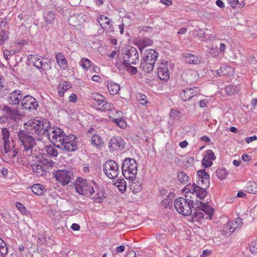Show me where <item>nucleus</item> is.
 <instances>
[{
	"mask_svg": "<svg viewBox=\"0 0 257 257\" xmlns=\"http://www.w3.org/2000/svg\"><path fill=\"white\" fill-rule=\"evenodd\" d=\"M25 125L26 126V131H20L18 133V137L24 147V151L27 155H30L36 145L35 139L30 135L39 136L46 134L49 129L50 122L46 119L33 118Z\"/></svg>",
	"mask_w": 257,
	"mask_h": 257,
	"instance_id": "1",
	"label": "nucleus"
},
{
	"mask_svg": "<svg viewBox=\"0 0 257 257\" xmlns=\"http://www.w3.org/2000/svg\"><path fill=\"white\" fill-rule=\"evenodd\" d=\"M46 135L52 144L62 150L72 152L77 149L76 138L73 135L66 136L60 128L49 125Z\"/></svg>",
	"mask_w": 257,
	"mask_h": 257,
	"instance_id": "2",
	"label": "nucleus"
},
{
	"mask_svg": "<svg viewBox=\"0 0 257 257\" xmlns=\"http://www.w3.org/2000/svg\"><path fill=\"white\" fill-rule=\"evenodd\" d=\"M2 134L4 149H0V153L3 161L9 162L17 155L18 152L16 150H14L15 147L14 141L10 139L9 130L7 128H3L2 130Z\"/></svg>",
	"mask_w": 257,
	"mask_h": 257,
	"instance_id": "3",
	"label": "nucleus"
},
{
	"mask_svg": "<svg viewBox=\"0 0 257 257\" xmlns=\"http://www.w3.org/2000/svg\"><path fill=\"white\" fill-rule=\"evenodd\" d=\"M206 189L202 186L196 185L194 183L191 185H187L183 189L185 192V197L191 201L193 204H195L196 200L198 201L197 199V198L202 199L206 196Z\"/></svg>",
	"mask_w": 257,
	"mask_h": 257,
	"instance_id": "4",
	"label": "nucleus"
},
{
	"mask_svg": "<svg viewBox=\"0 0 257 257\" xmlns=\"http://www.w3.org/2000/svg\"><path fill=\"white\" fill-rule=\"evenodd\" d=\"M197 202L199 201L196 200L195 204H193V202L187 198L179 197L175 200L174 206L179 213L184 216H189L192 214V208H195Z\"/></svg>",
	"mask_w": 257,
	"mask_h": 257,
	"instance_id": "5",
	"label": "nucleus"
},
{
	"mask_svg": "<svg viewBox=\"0 0 257 257\" xmlns=\"http://www.w3.org/2000/svg\"><path fill=\"white\" fill-rule=\"evenodd\" d=\"M92 186L86 179L78 177L75 184V188L77 192L82 195H92L97 189V184L93 180Z\"/></svg>",
	"mask_w": 257,
	"mask_h": 257,
	"instance_id": "6",
	"label": "nucleus"
},
{
	"mask_svg": "<svg viewBox=\"0 0 257 257\" xmlns=\"http://www.w3.org/2000/svg\"><path fill=\"white\" fill-rule=\"evenodd\" d=\"M122 173L127 179L133 181L135 179L138 171V164L133 158H126L122 164Z\"/></svg>",
	"mask_w": 257,
	"mask_h": 257,
	"instance_id": "7",
	"label": "nucleus"
},
{
	"mask_svg": "<svg viewBox=\"0 0 257 257\" xmlns=\"http://www.w3.org/2000/svg\"><path fill=\"white\" fill-rule=\"evenodd\" d=\"M123 60L122 62L123 64L136 65L139 62V56L138 50L136 48L131 47L127 50L123 56Z\"/></svg>",
	"mask_w": 257,
	"mask_h": 257,
	"instance_id": "8",
	"label": "nucleus"
},
{
	"mask_svg": "<svg viewBox=\"0 0 257 257\" xmlns=\"http://www.w3.org/2000/svg\"><path fill=\"white\" fill-rule=\"evenodd\" d=\"M103 169L105 174L110 179L117 177L119 172L117 164L112 160L105 162Z\"/></svg>",
	"mask_w": 257,
	"mask_h": 257,
	"instance_id": "9",
	"label": "nucleus"
},
{
	"mask_svg": "<svg viewBox=\"0 0 257 257\" xmlns=\"http://www.w3.org/2000/svg\"><path fill=\"white\" fill-rule=\"evenodd\" d=\"M28 58L36 67L41 71H44L50 69V65L47 62H44L42 56L35 54L29 55Z\"/></svg>",
	"mask_w": 257,
	"mask_h": 257,
	"instance_id": "10",
	"label": "nucleus"
},
{
	"mask_svg": "<svg viewBox=\"0 0 257 257\" xmlns=\"http://www.w3.org/2000/svg\"><path fill=\"white\" fill-rule=\"evenodd\" d=\"M54 176L57 181L65 186L69 183L72 173L66 170H58L55 172Z\"/></svg>",
	"mask_w": 257,
	"mask_h": 257,
	"instance_id": "11",
	"label": "nucleus"
},
{
	"mask_svg": "<svg viewBox=\"0 0 257 257\" xmlns=\"http://www.w3.org/2000/svg\"><path fill=\"white\" fill-rule=\"evenodd\" d=\"M21 105L23 108L31 110L37 108L38 103L33 97L30 95H26L23 97L21 101Z\"/></svg>",
	"mask_w": 257,
	"mask_h": 257,
	"instance_id": "12",
	"label": "nucleus"
},
{
	"mask_svg": "<svg viewBox=\"0 0 257 257\" xmlns=\"http://www.w3.org/2000/svg\"><path fill=\"white\" fill-rule=\"evenodd\" d=\"M87 18V16L83 13L74 14L70 16L68 21L70 25L76 27L83 24Z\"/></svg>",
	"mask_w": 257,
	"mask_h": 257,
	"instance_id": "13",
	"label": "nucleus"
},
{
	"mask_svg": "<svg viewBox=\"0 0 257 257\" xmlns=\"http://www.w3.org/2000/svg\"><path fill=\"white\" fill-rule=\"evenodd\" d=\"M242 224V219L240 218H236L235 220L228 221L226 226L223 229L224 234L232 233L235 230L240 227Z\"/></svg>",
	"mask_w": 257,
	"mask_h": 257,
	"instance_id": "14",
	"label": "nucleus"
},
{
	"mask_svg": "<svg viewBox=\"0 0 257 257\" xmlns=\"http://www.w3.org/2000/svg\"><path fill=\"white\" fill-rule=\"evenodd\" d=\"M199 92L200 90L198 87L187 88L180 92V97L183 101H186L199 94Z\"/></svg>",
	"mask_w": 257,
	"mask_h": 257,
	"instance_id": "15",
	"label": "nucleus"
},
{
	"mask_svg": "<svg viewBox=\"0 0 257 257\" xmlns=\"http://www.w3.org/2000/svg\"><path fill=\"white\" fill-rule=\"evenodd\" d=\"M157 75L159 79L167 81L170 78V72L166 62H162L158 68Z\"/></svg>",
	"mask_w": 257,
	"mask_h": 257,
	"instance_id": "16",
	"label": "nucleus"
},
{
	"mask_svg": "<svg viewBox=\"0 0 257 257\" xmlns=\"http://www.w3.org/2000/svg\"><path fill=\"white\" fill-rule=\"evenodd\" d=\"M197 175L198 176V185H200L205 188H207L210 184L209 175L203 170L198 171Z\"/></svg>",
	"mask_w": 257,
	"mask_h": 257,
	"instance_id": "17",
	"label": "nucleus"
},
{
	"mask_svg": "<svg viewBox=\"0 0 257 257\" xmlns=\"http://www.w3.org/2000/svg\"><path fill=\"white\" fill-rule=\"evenodd\" d=\"M22 98L23 95L21 91L15 90L9 94L7 100L10 104L16 105L20 103Z\"/></svg>",
	"mask_w": 257,
	"mask_h": 257,
	"instance_id": "18",
	"label": "nucleus"
},
{
	"mask_svg": "<svg viewBox=\"0 0 257 257\" xmlns=\"http://www.w3.org/2000/svg\"><path fill=\"white\" fill-rule=\"evenodd\" d=\"M199 201L197 202L195 208L198 209V210L203 211L206 215L205 217L206 219L208 218L210 220L212 219L214 212V209L205 203H203L202 202H200V204H199Z\"/></svg>",
	"mask_w": 257,
	"mask_h": 257,
	"instance_id": "19",
	"label": "nucleus"
},
{
	"mask_svg": "<svg viewBox=\"0 0 257 257\" xmlns=\"http://www.w3.org/2000/svg\"><path fill=\"white\" fill-rule=\"evenodd\" d=\"M215 156L211 150L206 151V154L202 160V165L205 168L212 166V161L215 159Z\"/></svg>",
	"mask_w": 257,
	"mask_h": 257,
	"instance_id": "20",
	"label": "nucleus"
},
{
	"mask_svg": "<svg viewBox=\"0 0 257 257\" xmlns=\"http://www.w3.org/2000/svg\"><path fill=\"white\" fill-rule=\"evenodd\" d=\"M143 54L142 60L156 62L158 53L154 49H147Z\"/></svg>",
	"mask_w": 257,
	"mask_h": 257,
	"instance_id": "21",
	"label": "nucleus"
},
{
	"mask_svg": "<svg viewBox=\"0 0 257 257\" xmlns=\"http://www.w3.org/2000/svg\"><path fill=\"white\" fill-rule=\"evenodd\" d=\"M2 110L6 115L12 119L15 120L19 116L18 108H13L9 106L5 105L2 108Z\"/></svg>",
	"mask_w": 257,
	"mask_h": 257,
	"instance_id": "22",
	"label": "nucleus"
},
{
	"mask_svg": "<svg viewBox=\"0 0 257 257\" xmlns=\"http://www.w3.org/2000/svg\"><path fill=\"white\" fill-rule=\"evenodd\" d=\"M97 21L103 29H107L108 27L111 31H113V28H111L112 26L110 24L111 20L108 17L101 15L98 18Z\"/></svg>",
	"mask_w": 257,
	"mask_h": 257,
	"instance_id": "23",
	"label": "nucleus"
},
{
	"mask_svg": "<svg viewBox=\"0 0 257 257\" xmlns=\"http://www.w3.org/2000/svg\"><path fill=\"white\" fill-rule=\"evenodd\" d=\"M55 58L57 64L60 67L63 69H66L68 68L67 61L61 53H57L55 54Z\"/></svg>",
	"mask_w": 257,
	"mask_h": 257,
	"instance_id": "24",
	"label": "nucleus"
},
{
	"mask_svg": "<svg viewBox=\"0 0 257 257\" xmlns=\"http://www.w3.org/2000/svg\"><path fill=\"white\" fill-rule=\"evenodd\" d=\"M109 147L113 149H123L124 144L120 138H113L109 141Z\"/></svg>",
	"mask_w": 257,
	"mask_h": 257,
	"instance_id": "25",
	"label": "nucleus"
},
{
	"mask_svg": "<svg viewBox=\"0 0 257 257\" xmlns=\"http://www.w3.org/2000/svg\"><path fill=\"white\" fill-rule=\"evenodd\" d=\"M155 62L142 60L140 64V68L147 72L152 71Z\"/></svg>",
	"mask_w": 257,
	"mask_h": 257,
	"instance_id": "26",
	"label": "nucleus"
},
{
	"mask_svg": "<svg viewBox=\"0 0 257 257\" xmlns=\"http://www.w3.org/2000/svg\"><path fill=\"white\" fill-rule=\"evenodd\" d=\"M97 191L96 194L93 196V199L96 203H102L105 196L104 195V191L103 189H100L97 185V189H95Z\"/></svg>",
	"mask_w": 257,
	"mask_h": 257,
	"instance_id": "27",
	"label": "nucleus"
},
{
	"mask_svg": "<svg viewBox=\"0 0 257 257\" xmlns=\"http://www.w3.org/2000/svg\"><path fill=\"white\" fill-rule=\"evenodd\" d=\"M152 44L153 41L150 39L144 38L138 41V46L141 53H143V50L145 47L151 46Z\"/></svg>",
	"mask_w": 257,
	"mask_h": 257,
	"instance_id": "28",
	"label": "nucleus"
},
{
	"mask_svg": "<svg viewBox=\"0 0 257 257\" xmlns=\"http://www.w3.org/2000/svg\"><path fill=\"white\" fill-rule=\"evenodd\" d=\"M32 169L38 176H43L46 173V168L41 164H34L31 166Z\"/></svg>",
	"mask_w": 257,
	"mask_h": 257,
	"instance_id": "29",
	"label": "nucleus"
},
{
	"mask_svg": "<svg viewBox=\"0 0 257 257\" xmlns=\"http://www.w3.org/2000/svg\"><path fill=\"white\" fill-rule=\"evenodd\" d=\"M44 23L46 26L52 25L54 23L55 20V15L54 12L50 11L44 15Z\"/></svg>",
	"mask_w": 257,
	"mask_h": 257,
	"instance_id": "30",
	"label": "nucleus"
},
{
	"mask_svg": "<svg viewBox=\"0 0 257 257\" xmlns=\"http://www.w3.org/2000/svg\"><path fill=\"white\" fill-rule=\"evenodd\" d=\"M118 114V117L113 118V121L117 124V125L121 128H125L126 126L125 121L122 118L123 114L122 112L116 111V114Z\"/></svg>",
	"mask_w": 257,
	"mask_h": 257,
	"instance_id": "31",
	"label": "nucleus"
},
{
	"mask_svg": "<svg viewBox=\"0 0 257 257\" xmlns=\"http://www.w3.org/2000/svg\"><path fill=\"white\" fill-rule=\"evenodd\" d=\"M107 88L110 94L115 95L120 90V86L117 83L108 82L107 83Z\"/></svg>",
	"mask_w": 257,
	"mask_h": 257,
	"instance_id": "32",
	"label": "nucleus"
},
{
	"mask_svg": "<svg viewBox=\"0 0 257 257\" xmlns=\"http://www.w3.org/2000/svg\"><path fill=\"white\" fill-rule=\"evenodd\" d=\"M113 107L111 103H108L104 100L97 104V108L101 111L111 110Z\"/></svg>",
	"mask_w": 257,
	"mask_h": 257,
	"instance_id": "33",
	"label": "nucleus"
},
{
	"mask_svg": "<svg viewBox=\"0 0 257 257\" xmlns=\"http://www.w3.org/2000/svg\"><path fill=\"white\" fill-rule=\"evenodd\" d=\"M175 197V194L172 192H170L168 195L165 197V198L162 201V205L165 208L172 205V201Z\"/></svg>",
	"mask_w": 257,
	"mask_h": 257,
	"instance_id": "34",
	"label": "nucleus"
},
{
	"mask_svg": "<svg viewBox=\"0 0 257 257\" xmlns=\"http://www.w3.org/2000/svg\"><path fill=\"white\" fill-rule=\"evenodd\" d=\"M186 62L190 64H197L200 62V58L191 54H187L185 56Z\"/></svg>",
	"mask_w": 257,
	"mask_h": 257,
	"instance_id": "35",
	"label": "nucleus"
},
{
	"mask_svg": "<svg viewBox=\"0 0 257 257\" xmlns=\"http://www.w3.org/2000/svg\"><path fill=\"white\" fill-rule=\"evenodd\" d=\"M136 98L137 101L142 105L147 106L150 103L147 96L142 93H137Z\"/></svg>",
	"mask_w": 257,
	"mask_h": 257,
	"instance_id": "36",
	"label": "nucleus"
},
{
	"mask_svg": "<svg viewBox=\"0 0 257 257\" xmlns=\"http://www.w3.org/2000/svg\"><path fill=\"white\" fill-rule=\"evenodd\" d=\"M71 86L67 82H65L62 84H60L58 87V92L60 96L62 97L64 95L65 91L68 90Z\"/></svg>",
	"mask_w": 257,
	"mask_h": 257,
	"instance_id": "37",
	"label": "nucleus"
},
{
	"mask_svg": "<svg viewBox=\"0 0 257 257\" xmlns=\"http://www.w3.org/2000/svg\"><path fill=\"white\" fill-rule=\"evenodd\" d=\"M227 171L224 168H218L216 171V175L217 178L221 180L225 179L228 175Z\"/></svg>",
	"mask_w": 257,
	"mask_h": 257,
	"instance_id": "38",
	"label": "nucleus"
},
{
	"mask_svg": "<svg viewBox=\"0 0 257 257\" xmlns=\"http://www.w3.org/2000/svg\"><path fill=\"white\" fill-rule=\"evenodd\" d=\"M91 142L93 145L96 147H101L103 144L102 138L96 135H93Z\"/></svg>",
	"mask_w": 257,
	"mask_h": 257,
	"instance_id": "39",
	"label": "nucleus"
},
{
	"mask_svg": "<svg viewBox=\"0 0 257 257\" xmlns=\"http://www.w3.org/2000/svg\"><path fill=\"white\" fill-rule=\"evenodd\" d=\"M45 151L50 156L55 157L58 155L57 150L53 146H46L45 147Z\"/></svg>",
	"mask_w": 257,
	"mask_h": 257,
	"instance_id": "40",
	"label": "nucleus"
},
{
	"mask_svg": "<svg viewBox=\"0 0 257 257\" xmlns=\"http://www.w3.org/2000/svg\"><path fill=\"white\" fill-rule=\"evenodd\" d=\"M246 190L250 193L257 194V183L255 182H249L247 183Z\"/></svg>",
	"mask_w": 257,
	"mask_h": 257,
	"instance_id": "41",
	"label": "nucleus"
},
{
	"mask_svg": "<svg viewBox=\"0 0 257 257\" xmlns=\"http://www.w3.org/2000/svg\"><path fill=\"white\" fill-rule=\"evenodd\" d=\"M115 185L118 187L119 190L123 193L126 190V183L124 179H118L115 183Z\"/></svg>",
	"mask_w": 257,
	"mask_h": 257,
	"instance_id": "42",
	"label": "nucleus"
},
{
	"mask_svg": "<svg viewBox=\"0 0 257 257\" xmlns=\"http://www.w3.org/2000/svg\"><path fill=\"white\" fill-rule=\"evenodd\" d=\"M43 186L39 184H34L32 187V192L37 195H41L43 193Z\"/></svg>",
	"mask_w": 257,
	"mask_h": 257,
	"instance_id": "43",
	"label": "nucleus"
},
{
	"mask_svg": "<svg viewBox=\"0 0 257 257\" xmlns=\"http://www.w3.org/2000/svg\"><path fill=\"white\" fill-rule=\"evenodd\" d=\"M239 89L235 85H228L225 87L226 93L229 95H233L238 91Z\"/></svg>",
	"mask_w": 257,
	"mask_h": 257,
	"instance_id": "44",
	"label": "nucleus"
},
{
	"mask_svg": "<svg viewBox=\"0 0 257 257\" xmlns=\"http://www.w3.org/2000/svg\"><path fill=\"white\" fill-rule=\"evenodd\" d=\"M178 178L181 183L186 184L189 182V177L186 173L180 172L178 174Z\"/></svg>",
	"mask_w": 257,
	"mask_h": 257,
	"instance_id": "45",
	"label": "nucleus"
},
{
	"mask_svg": "<svg viewBox=\"0 0 257 257\" xmlns=\"http://www.w3.org/2000/svg\"><path fill=\"white\" fill-rule=\"evenodd\" d=\"M231 70V68L228 66H224L221 67L220 68L216 71L217 75L218 76L226 75Z\"/></svg>",
	"mask_w": 257,
	"mask_h": 257,
	"instance_id": "46",
	"label": "nucleus"
},
{
	"mask_svg": "<svg viewBox=\"0 0 257 257\" xmlns=\"http://www.w3.org/2000/svg\"><path fill=\"white\" fill-rule=\"evenodd\" d=\"M92 64V62L87 58H83L80 62L81 66L86 70L89 68Z\"/></svg>",
	"mask_w": 257,
	"mask_h": 257,
	"instance_id": "47",
	"label": "nucleus"
},
{
	"mask_svg": "<svg viewBox=\"0 0 257 257\" xmlns=\"http://www.w3.org/2000/svg\"><path fill=\"white\" fill-rule=\"evenodd\" d=\"M8 250L6 246V243L0 238V254L2 256L6 255L7 253Z\"/></svg>",
	"mask_w": 257,
	"mask_h": 257,
	"instance_id": "48",
	"label": "nucleus"
},
{
	"mask_svg": "<svg viewBox=\"0 0 257 257\" xmlns=\"http://www.w3.org/2000/svg\"><path fill=\"white\" fill-rule=\"evenodd\" d=\"M131 187V188L133 189V192L134 193H137L141 191L142 189V185L139 182H133L132 184Z\"/></svg>",
	"mask_w": 257,
	"mask_h": 257,
	"instance_id": "49",
	"label": "nucleus"
},
{
	"mask_svg": "<svg viewBox=\"0 0 257 257\" xmlns=\"http://www.w3.org/2000/svg\"><path fill=\"white\" fill-rule=\"evenodd\" d=\"M199 211H197L195 210V211L192 213V217L194 218H197V219H202V218H205V214L202 212Z\"/></svg>",
	"mask_w": 257,
	"mask_h": 257,
	"instance_id": "50",
	"label": "nucleus"
},
{
	"mask_svg": "<svg viewBox=\"0 0 257 257\" xmlns=\"http://www.w3.org/2000/svg\"><path fill=\"white\" fill-rule=\"evenodd\" d=\"M8 38V32L4 30H2L0 32V44H3Z\"/></svg>",
	"mask_w": 257,
	"mask_h": 257,
	"instance_id": "51",
	"label": "nucleus"
},
{
	"mask_svg": "<svg viewBox=\"0 0 257 257\" xmlns=\"http://www.w3.org/2000/svg\"><path fill=\"white\" fill-rule=\"evenodd\" d=\"M132 64H123L126 70L131 73L132 74H135L138 72V70L136 67L131 66Z\"/></svg>",
	"mask_w": 257,
	"mask_h": 257,
	"instance_id": "52",
	"label": "nucleus"
},
{
	"mask_svg": "<svg viewBox=\"0 0 257 257\" xmlns=\"http://www.w3.org/2000/svg\"><path fill=\"white\" fill-rule=\"evenodd\" d=\"M250 251L253 254L257 252V239L251 241L250 245Z\"/></svg>",
	"mask_w": 257,
	"mask_h": 257,
	"instance_id": "53",
	"label": "nucleus"
},
{
	"mask_svg": "<svg viewBox=\"0 0 257 257\" xmlns=\"http://www.w3.org/2000/svg\"><path fill=\"white\" fill-rule=\"evenodd\" d=\"M195 75H196V72L195 71L191 70H187L183 72V77H184L185 79H186V81L191 80V79L190 77L187 78L185 77V76H187V75H190V76L194 75L195 76Z\"/></svg>",
	"mask_w": 257,
	"mask_h": 257,
	"instance_id": "54",
	"label": "nucleus"
},
{
	"mask_svg": "<svg viewBox=\"0 0 257 257\" xmlns=\"http://www.w3.org/2000/svg\"><path fill=\"white\" fill-rule=\"evenodd\" d=\"M92 98L96 101L97 104L100 103V102L103 100L104 99V97L102 95L98 93L93 94Z\"/></svg>",
	"mask_w": 257,
	"mask_h": 257,
	"instance_id": "55",
	"label": "nucleus"
},
{
	"mask_svg": "<svg viewBox=\"0 0 257 257\" xmlns=\"http://www.w3.org/2000/svg\"><path fill=\"white\" fill-rule=\"evenodd\" d=\"M77 100V96L75 93L71 94L69 97V101L71 102H76Z\"/></svg>",
	"mask_w": 257,
	"mask_h": 257,
	"instance_id": "56",
	"label": "nucleus"
},
{
	"mask_svg": "<svg viewBox=\"0 0 257 257\" xmlns=\"http://www.w3.org/2000/svg\"><path fill=\"white\" fill-rule=\"evenodd\" d=\"M136 253L135 251L132 249H129L127 251L125 257H136Z\"/></svg>",
	"mask_w": 257,
	"mask_h": 257,
	"instance_id": "57",
	"label": "nucleus"
},
{
	"mask_svg": "<svg viewBox=\"0 0 257 257\" xmlns=\"http://www.w3.org/2000/svg\"><path fill=\"white\" fill-rule=\"evenodd\" d=\"M42 163L45 165L46 166L52 167L54 162L52 160L48 161V160L44 159Z\"/></svg>",
	"mask_w": 257,
	"mask_h": 257,
	"instance_id": "58",
	"label": "nucleus"
},
{
	"mask_svg": "<svg viewBox=\"0 0 257 257\" xmlns=\"http://www.w3.org/2000/svg\"><path fill=\"white\" fill-rule=\"evenodd\" d=\"M228 1L232 8L236 7L239 4L238 0H228Z\"/></svg>",
	"mask_w": 257,
	"mask_h": 257,
	"instance_id": "59",
	"label": "nucleus"
},
{
	"mask_svg": "<svg viewBox=\"0 0 257 257\" xmlns=\"http://www.w3.org/2000/svg\"><path fill=\"white\" fill-rule=\"evenodd\" d=\"M246 142L247 144H249L255 140H257V137L256 136H253L250 137H248L246 138Z\"/></svg>",
	"mask_w": 257,
	"mask_h": 257,
	"instance_id": "60",
	"label": "nucleus"
},
{
	"mask_svg": "<svg viewBox=\"0 0 257 257\" xmlns=\"http://www.w3.org/2000/svg\"><path fill=\"white\" fill-rule=\"evenodd\" d=\"M4 57L6 60L9 59V57L10 56H12V55H11V52L8 50H5L3 52Z\"/></svg>",
	"mask_w": 257,
	"mask_h": 257,
	"instance_id": "61",
	"label": "nucleus"
},
{
	"mask_svg": "<svg viewBox=\"0 0 257 257\" xmlns=\"http://www.w3.org/2000/svg\"><path fill=\"white\" fill-rule=\"evenodd\" d=\"M81 0H68L69 3L72 6H77Z\"/></svg>",
	"mask_w": 257,
	"mask_h": 257,
	"instance_id": "62",
	"label": "nucleus"
},
{
	"mask_svg": "<svg viewBox=\"0 0 257 257\" xmlns=\"http://www.w3.org/2000/svg\"><path fill=\"white\" fill-rule=\"evenodd\" d=\"M212 255V252L210 250L206 249L203 250L202 252V254L200 255L201 257H202V255L205 256H209Z\"/></svg>",
	"mask_w": 257,
	"mask_h": 257,
	"instance_id": "63",
	"label": "nucleus"
},
{
	"mask_svg": "<svg viewBox=\"0 0 257 257\" xmlns=\"http://www.w3.org/2000/svg\"><path fill=\"white\" fill-rule=\"evenodd\" d=\"M125 246L124 245H119L116 247V250L117 252H123L125 250Z\"/></svg>",
	"mask_w": 257,
	"mask_h": 257,
	"instance_id": "64",
	"label": "nucleus"
}]
</instances>
